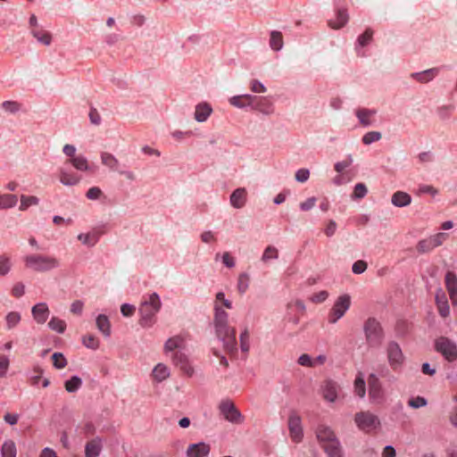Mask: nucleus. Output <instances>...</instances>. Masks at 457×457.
Masks as SVG:
<instances>
[{
  "mask_svg": "<svg viewBox=\"0 0 457 457\" xmlns=\"http://www.w3.org/2000/svg\"><path fill=\"white\" fill-rule=\"evenodd\" d=\"M96 327L103 333L104 337H109L111 334V324L107 316L104 314L98 315L96 318Z\"/></svg>",
  "mask_w": 457,
  "mask_h": 457,
  "instance_id": "obj_33",
  "label": "nucleus"
},
{
  "mask_svg": "<svg viewBox=\"0 0 457 457\" xmlns=\"http://www.w3.org/2000/svg\"><path fill=\"white\" fill-rule=\"evenodd\" d=\"M354 421L357 427L366 433L374 432L380 427V420L378 416L370 411L356 413Z\"/></svg>",
  "mask_w": 457,
  "mask_h": 457,
  "instance_id": "obj_7",
  "label": "nucleus"
},
{
  "mask_svg": "<svg viewBox=\"0 0 457 457\" xmlns=\"http://www.w3.org/2000/svg\"><path fill=\"white\" fill-rule=\"evenodd\" d=\"M278 258V250L273 245H268L262 255V262L267 263L270 260H277Z\"/></svg>",
  "mask_w": 457,
  "mask_h": 457,
  "instance_id": "obj_41",
  "label": "nucleus"
},
{
  "mask_svg": "<svg viewBox=\"0 0 457 457\" xmlns=\"http://www.w3.org/2000/svg\"><path fill=\"white\" fill-rule=\"evenodd\" d=\"M82 385V380L77 376H73L71 379L67 380L64 384L65 389L69 393L76 392Z\"/></svg>",
  "mask_w": 457,
  "mask_h": 457,
  "instance_id": "obj_45",
  "label": "nucleus"
},
{
  "mask_svg": "<svg viewBox=\"0 0 457 457\" xmlns=\"http://www.w3.org/2000/svg\"><path fill=\"white\" fill-rule=\"evenodd\" d=\"M220 410L224 418L232 423L241 424L244 418L235 404L229 401H224L220 404Z\"/></svg>",
  "mask_w": 457,
  "mask_h": 457,
  "instance_id": "obj_9",
  "label": "nucleus"
},
{
  "mask_svg": "<svg viewBox=\"0 0 457 457\" xmlns=\"http://www.w3.org/2000/svg\"><path fill=\"white\" fill-rule=\"evenodd\" d=\"M382 138V135L378 131L367 132L361 138L364 145H370L371 143L378 142Z\"/></svg>",
  "mask_w": 457,
  "mask_h": 457,
  "instance_id": "obj_48",
  "label": "nucleus"
},
{
  "mask_svg": "<svg viewBox=\"0 0 457 457\" xmlns=\"http://www.w3.org/2000/svg\"><path fill=\"white\" fill-rule=\"evenodd\" d=\"M369 396L373 401H379L383 397V390L378 378L375 374H370L368 378Z\"/></svg>",
  "mask_w": 457,
  "mask_h": 457,
  "instance_id": "obj_12",
  "label": "nucleus"
},
{
  "mask_svg": "<svg viewBox=\"0 0 457 457\" xmlns=\"http://www.w3.org/2000/svg\"><path fill=\"white\" fill-rule=\"evenodd\" d=\"M247 202V191L245 187L235 189L229 197L231 206L236 209L243 208Z\"/></svg>",
  "mask_w": 457,
  "mask_h": 457,
  "instance_id": "obj_16",
  "label": "nucleus"
},
{
  "mask_svg": "<svg viewBox=\"0 0 457 457\" xmlns=\"http://www.w3.org/2000/svg\"><path fill=\"white\" fill-rule=\"evenodd\" d=\"M103 195L102 190L98 187H90L86 194V196L89 200H97L100 198V196Z\"/></svg>",
  "mask_w": 457,
  "mask_h": 457,
  "instance_id": "obj_60",
  "label": "nucleus"
},
{
  "mask_svg": "<svg viewBox=\"0 0 457 457\" xmlns=\"http://www.w3.org/2000/svg\"><path fill=\"white\" fill-rule=\"evenodd\" d=\"M284 45L283 36L279 31H271L270 38V46L274 51H279Z\"/></svg>",
  "mask_w": 457,
  "mask_h": 457,
  "instance_id": "obj_37",
  "label": "nucleus"
},
{
  "mask_svg": "<svg viewBox=\"0 0 457 457\" xmlns=\"http://www.w3.org/2000/svg\"><path fill=\"white\" fill-rule=\"evenodd\" d=\"M162 302L159 295L156 293H153L148 295L147 299H145L140 307L139 314L140 320L139 324L142 327H151L154 324V317L161 310Z\"/></svg>",
  "mask_w": 457,
  "mask_h": 457,
  "instance_id": "obj_3",
  "label": "nucleus"
},
{
  "mask_svg": "<svg viewBox=\"0 0 457 457\" xmlns=\"http://www.w3.org/2000/svg\"><path fill=\"white\" fill-rule=\"evenodd\" d=\"M328 457H343V449L337 437L322 445Z\"/></svg>",
  "mask_w": 457,
  "mask_h": 457,
  "instance_id": "obj_25",
  "label": "nucleus"
},
{
  "mask_svg": "<svg viewBox=\"0 0 457 457\" xmlns=\"http://www.w3.org/2000/svg\"><path fill=\"white\" fill-rule=\"evenodd\" d=\"M435 350L449 362L457 360V344L446 337H439L435 340Z\"/></svg>",
  "mask_w": 457,
  "mask_h": 457,
  "instance_id": "obj_6",
  "label": "nucleus"
},
{
  "mask_svg": "<svg viewBox=\"0 0 457 457\" xmlns=\"http://www.w3.org/2000/svg\"><path fill=\"white\" fill-rule=\"evenodd\" d=\"M211 447L205 443L192 444L187 447V457H205L209 454Z\"/></svg>",
  "mask_w": 457,
  "mask_h": 457,
  "instance_id": "obj_19",
  "label": "nucleus"
},
{
  "mask_svg": "<svg viewBox=\"0 0 457 457\" xmlns=\"http://www.w3.org/2000/svg\"><path fill=\"white\" fill-rule=\"evenodd\" d=\"M172 358L174 364L179 367L183 373L189 377L193 375L194 369L189 364L188 360L184 353L177 352Z\"/></svg>",
  "mask_w": 457,
  "mask_h": 457,
  "instance_id": "obj_18",
  "label": "nucleus"
},
{
  "mask_svg": "<svg viewBox=\"0 0 457 457\" xmlns=\"http://www.w3.org/2000/svg\"><path fill=\"white\" fill-rule=\"evenodd\" d=\"M78 239L87 246H94L99 240V236L96 232L79 234Z\"/></svg>",
  "mask_w": 457,
  "mask_h": 457,
  "instance_id": "obj_42",
  "label": "nucleus"
},
{
  "mask_svg": "<svg viewBox=\"0 0 457 457\" xmlns=\"http://www.w3.org/2000/svg\"><path fill=\"white\" fill-rule=\"evenodd\" d=\"M12 269L11 258L6 254L0 255V277L6 276Z\"/></svg>",
  "mask_w": 457,
  "mask_h": 457,
  "instance_id": "obj_44",
  "label": "nucleus"
},
{
  "mask_svg": "<svg viewBox=\"0 0 457 457\" xmlns=\"http://www.w3.org/2000/svg\"><path fill=\"white\" fill-rule=\"evenodd\" d=\"M28 269L37 272H47L60 267V261L54 256L40 253L29 254L24 257Z\"/></svg>",
  "mask_w": 457,
  "mask_h": 457,
  "instance_id": "obj_2",
  "label": "nucleus"
},
{
  "mask_svg": "<svg viewBox=\"0 0 457 457\" xmlns=\"http://www.w3.org/2000/svg\"><path fill=\"white\" fill-rule=\"evenodd\" d=\"M351 303V296L348 294H343L337 296L328 313V323L336 324L340 319H342L350 309Z\"/></svg>",
  "mask_w": 457,
  "mask_h": 457,
  "instance_id": "obj_5",
  "label": "nucleus"
},
{
  "mask_svg": "<svg viewBox=\"0 0 457 457\" xmlns=\"http://www.w3.org/2000/svg\"><path fill=\"white\" fill-rule=\"evenodd\" d=\"M249 277L246 273H242L238 277L237 289L240 294H244L248 288Z\"/></svg>",
  "mask_w": 457,
  "mask_h": 457,
  "instance_id": "obj_52",
  "label": "nucleus"
},
{
  "mask_svg": "<svg viewBox=\"0 0 457 457\" xmlns=\"http://www.w3.org/2000/svg\"><path fill=\"white\" fill-rule=\"evenodd\" d=\"M53 365L54 368L61 370L66 367L67 360L61 353H54L52 355Z\"/></svg>",
  "mask_w": 457,
  "mask_h": 457,
  "instance_id": "obj_49",
  "label": "nucleus"
},
{
  "mask_svg": "<svg viewBox=\"0 0 457 457\" xmlns=\"http://www.w3.org/2000/svg\"><path fill=\"white\" fill-rule=\"evenodd\" d=\"M32 36L41 44L49 46L52 43V35L42 28L31 29Z\"/></svg>",
  "mask_w": 457,
  "mask_h": 457,
  "instance_id": "obj_30",
  "label": "nucleus"
},
{
  "mask_svg": "<svg viewBox=\"0 0 457 457\" xmlns=\"http://www.w3.org/2000/svg\"><path fill=\"white\" fill-rule=\"evenodd\" d=\"M2 457H16V447L12 441L4 443L2 446Z\"/></svg>",
  "mask_w": 457,
  "mask_h": 457,
  "instance_id": "obj_46",
  "label": "nucleus"
},
{
  "mask_svg": "<svg viewBox=\"0 0 457 457\" xmlns=\"http://www.w3.org/2000/svg\"><path fill=\"white\" fill-rule=\"evenodd\" d=\"M436 303L440 315L443 318L448 317L450 314V307L445 294L443 291L440 290L436 294Z\"/></svg>",
  "mask_w": 457,
  "mask_h": 457,
  "instance_id": "obj_27",
  "label": "nucleus"
},
{
  "mask_svg": "<svg viewBox=\"0 0 457 457\" xmlns=\"http://www.w3.org/2000/svg\"><path fill=\"white\" fill-rule=\"evenodd\" d=\"M101 162L110 170L119 171V160L112 154L104 152L101 154Z\"/></svg>",
  "mask_w": 457,
  "mask_h": 457,
  "instance_id": "obj_32",
  "label": "nucleus"
},
{
  "mask_svg": "<svg viewBox=\"0 0 457 457\" xmlns=\"http://www.w3.org/2000/svg\"><path fill=\"white\" fill-rule=\"evenodd\" d=\"M18 197L12 194L0 195V209H10L17 204Z\"/></svg>",
  "mask_w": 457,
  "mask_h": 457,
  "instance_id": "obj_34",
  "label": "nucleus"
},
{
  "mask_svg": "<svg viewBox=\"0 0 457 457\" xmlns=\"http://www.w3.org/2000/svg\"><path fill=\"white\" fill-rule=\"evenodd\" d=\"M83 345L90 349H97L99 347V340L93 335H86L82 339Z\"/></svg>",
  "mask_w": 457,
  "mask_h": 457,
  "instance_id": "obj_50",
  "label": "nucleus"
},
{
  "mask_svg": "<svg viewBox=\"0 0 457 457\" xmlns=\"http://www.w3.org/2000/svg\"><path fill=\"white\" fill-rule=\"evenodd\" d=\"M427 403V400L422 396H416L408 401V405L413 409L424 407Z\"/></svg>",
  "mask_w": 457,
  "mask_h": 457,
  "instance_id": "obj_56",
  "label": "nucleus"
},
{
  "mask_svg": "<svg viewBox=\"0 0 457 457\" xmlns=\"http://www.w3.org/2000/svg\"><path fill=\"white\" fill-rule=\"evenodd\" d=\"M232 309V303L225 298L223 292L216 294L213 303L215 332L219 339L223 343L224 350L233 354L237 352L236 329L228 323V314L224 310Z\"/></svg>",
  "mask_w": 457,
  "mask_h": 457,
  "instance_id": "obj_1",
  "label": "nucleus"
},
{
  "mask_svg": "<svg viewBox=\"0 0 457 457\" xmlns=\"http://www.w3.org/2000/svg\"><path fill=\"white\" fill-rule=\"evenodd\" d=\"M392 204L396 207H405L411 204V196L403 191H396L391 197Z\"/></svg>",
  "mask_w": 457,
  "mask_h": 457,
  "instance_id": "obj_28",
  "label": "nucleus"
},
{
  "mask_svg": "<svg viewBox=\"0 0 457 457\" xmlns=\"http://www.w3.org/2000/svg\"><path fill=\"white\" fill-rule=\"evenodd\" d=\"M354 393L359 397H364L366 394V384L361 373H359L354 380Z\"/></svg>",
  "mask_w": 457,
  "mask_h": 457,
  "instance_id": "obj_39",
  "label": "nucleus"
},
{
  "mask_svg": "<svg viewBox=\"0 0 457 457\" xmlns=\"http://www.w3.org/2000/svg\"><path fill=\"white\" fill-rule=\"evenodd\" d=\"M2 108L6 112L14 113L20 110V104L14 101H5L2 104Z\"/></svg>",
  "mask_w": 457,
  "mask_h": 457,
  "instance_id": "obj_58",
  "label": "nucleus"
},
{
  "mask_svg": "<svg viewBox=\"0 0 457 457\" xmlns=\"http://www.w3.org/2000/svg\"><path fill=\"white\" fill-rule=\"evenodd\" d=\"M184 344V338L181 336H175L169 338L164 344V351L171 352L179 349Z\"/></svg>",
  "mask_w": 457,
  "mask_h": 457,
  "instance_id": "obj_35",
  "label": "nucleus"
},
{
  "mask_svg": "<svg viewBox=\"0 0 457 457\" xmlns=\"http://www.w3.org/2000/svg\"><path fill=\"white\" fill-rule=\"evenodd\" d=\"M355 115L359 122L363 127H368L373 123V118L377 113L376 110L367 108H358L355 110Z\"/></svg>",
  "mask_w": 457,
  "mask_h": 457,
  "instance_id": "obj_20",
  "label": "nucleus"
},
{
  "mask_svg": "<svg viewBox=\"0 0 457 457\" xmlns=\"http://www.w3.org/2000/svg\"><path fill=\"white\" fill-rule=\"evenodd\" d=\"M4 320L6 323V329L11 330L20 323L21 315L18 312H10L6 314Z\"/></svg>",
  "mask_w": 457,
  "mask_h": 457,
  "instance_id": "obj_38",
  "label": "nucleus"
},
{
  "mask_svg": "<svg viewBox=\"0 0 457 457\" xmlns=\"http://www.w3.org/2000/svg\"><path fill=\"white\" fill-rule=\"evenodd\" d=\"M250 89L254 93H265L267 91L266 87L257 79L250 81Z\"/></svg>",
  "mask_w": 457,
  "mask_h": 457,
  "instance_id": "obj_61",
  "label": "nucleus"
},
{
  "mask_svg": "<svg viewBox=\"0 0 457 457\" xmlns=\"http://www.w3.org/2000/svg\"><path fill=\"white\" fill-rule=\"evenodd\" d=\"M102 445L100 439H93L87 443L85 447L86 457H97L100 454Z\"/></svg>",
  "mask_w": 457,
  "mask_h": 457,
  "instance_id": "obj_31",
  "label": "nucleus"
},
{
  "mask_svg": "<svg viewBox=\"0 0 457 457\" xmlns=\"http://www.w3.org/2000/svg\"><path fill=\"white\" fill-rule=\"evenodd\" d=\"M316 436L321 446L337 438L334 431L326 425H320L317 428Z\"/></svg>",
  "mask_w": 457,
  "mask_h": 457,
  "instance_id": "obj_21",
  "label": "nucleus"
},
{
  "mask_svg": "<svg viewBox=\"0 0 457 457\" xmlns=\"http://www.w3.org/2000/svg\"><path fill=\"white\" fill-rule=\"evenodd\" d=\"M445 283L452 303L457 305V276L453 271H447Z\"/></svg>",
  "mask_w": 457,
  "mask_h": 457,
  "instance_id": "obj_14",
  "label": "nucleus"
},
{
  "mask_svg": "<svg viewBox=\"0 0 457 457\" xmlns=\"http://www.w3.org/2000/svg\"><path fill=\"white\" fill-rule=\"evenodd\" d=\"M48 327L60 334H62L66 329V322L57 317H53L48 322Z\"/></svg>",
  "mask_w": 457,
  "mask_h": 457,
  "instance_id": "obj_43",
  "label": "nucleus"
},
{
  "mask_svg": "<svg viewBox=\"0 0 457 457\" xmlns=\"http://www.w3.org/2000/svg\"><path fill=\"white\" fill-rule=\"evenodd\" d=\"M58 178L60 182L68 187L78 185L81 178L72 170H68L65 165L58 169Z\"/></svg>",
  "mask_w": 457,
  "mask_h": 457,
  "instance_id": "obj_11",
  "label": "nucleus"
},
{
  "mask_svg": "<svg viewBox=\"0 0 457 457\" xmlns=\"http://www.w3.org/2000/svg\"><path fill=\"white\" fill-rule=\"evenodd\" d=\"M448 234L446 233H437L435 236L431 237L430 239L432 241L434 248L441 245L447 238Z\"/></svg>",
  "mask_w": 457,
  "mask_h": 457,
  "instance_id": "obj_63",
  "label": "nucleus"
},
{
  "mask_svg": "<svg viewBox=\"0 0 457 457\" xmlns=\"http://www.w3.org/2000/svg\"><path fill=\"white\" fill-rule=\"evenodd\" d=\"M348 21V15L344 10H339L337 13L336 21H329L328 25L332 29H340L344 27Z\"/></svg>",
  "mask_w": 457,
  "mask_h": 457,
  "instance_id": "obj_36",
  "label": "nucleus"
},
{
  "mask_svg": "<svg viewBox=\"0 0 457 457\" xmlns=\"http://www.w3.org/2000/svg\"><path fill=\"white\" fill-rule=\"evenodd\" d=\"M39 199L35 195H21L20 211H26L29 206L37 205Z\"/></svg>",
  "mask_w": 457,
  "mask_h": 457,
  "instance_id": "obj_40",
  "label": "nucleus"
},
{
  "mask_svg": "<svg viewBox=\"0 0 457 457\" xmlns=\"http://www.w3.org/2000/svg\"><path fill=\"white\" fill-rule=\"evenodd\" d=\"M453 110L454 106L453 104H445L437 108L436 113L441 120H447L450 118Z\"/></svg>",
  "mask_w": 457,
  "mask_h": 457,
  "instance_id": "obj_47",
  "label": "nucleus"
},
{
  "mask_svg": "<svg viewBox=\"0 0 457 457\" xmlns=\"http://www.w3.org/2000/svg\"><path fill=\"white\" fill-rule=\"evenodd\" d=\"M10 366L9 357L0 353V377L4 378Z\"/></svg>",
  "mask_w": 457,
  "mask_h": 457,
  "instance_id": "obj_51",
  "label": "nucleus"
},
{
  "mask_svg": "<svg viewBox=\"0 0 457 457\" xmlns=\"http://www.w3.org/2000/svg\"><path fill=\"white\" fill-rule=\"evenodd\" d=\"M432 249H434V246L430 237L420 241L417 245V251L421 253L429 252Z\"/></svg>",
  "mask_w": 457,
  "mask_h": 457,
  "instance_id": "obj_53",
  "label": "nucleus"
},
{
  "mask_svg": "<svg viewBox=\"0 0 457 457\" xmlns=\"http://www.w3.org/2000/svg\"><path fill=\"white\" fill-rule=\"evenodd\" d=\"M254 96L252 95H240L229 98L228 102L231 105L237 108H245L246 106L253 107Z\"/></svg>",
  "mask_w": 457,
  "mask_h": 457,
  "instance_id": "obj_24",
  "label": "nucleus"
},
{
  "mask_svg": "<svg viewBox=\"0 0 457 457\" xmlns=\"http://www.w3.org/2000/svg\"><path fill=\"white\" fill-rule=\"evenodd\" d=\"M439 73L438 68H432L421 72L411 73V77L420 83H428L436 78Z\"/></svg>",
  "mask_w": 457,
  "mask_h": 457,
  "instance_id": "obj_26",
  "label": "nucleus"
},
{
  "mask_svg": "<svg viewBox=\"0 0 457 457\" xmlns=\"http://www.w3.org/2000/svg\"><path fill=\"white\" fill-rule=\"evenodd\" d=\"M212 112V108L208 103H200L195 106V119L198 122H204Z\"/></svg>",
  "mask_w": 457,
  "mask_h": 457,
  "instance_id": "obj_23",
  "label": "nucleus"
},
{
  "mask_svg": "<svg viewBox=\"0 0 457 457\" xmlns=\"http://www.w3.org/2000/svg\"><path fill=\"white\" fill-rule=\"evenodd\" d=\"M386 355L388 363L393 370H397L403 363V353L400 345L395 341H390L387 344Z\"/></svg>",
  "mask_w": 457,
  "mask_h": 457,
  "instance_id": "obj_8",
  "label": "nucleus"
},
{
  "mask_svg": "<svg viewBox=\"0 0 457 457\" xmlns=\"http://www.w3.org/2000/svg\"><path fill=\"white\" fill-rule=\"evenodd\" d=\"M323 398L330 403H334L337 399L340 387L337 383L332 380L324 381L321 386Z\"/></svg>",
  "mask_w": 457,
  "mask_h": 457,
  "instance_id": "obj_13",
  "label": "nucleus"
},
{
  "mask_svg": "<svg viewBox=\"0 0 457 457\" xmlns=\"http://www.w3.org/2000/svg\"><path fill=\"white\" fill-rule=\"evenodd\" d=\"M295 177L298 182H306L310 177V171L307 169H300L295 172Z\"/></svg>",
  "mask_w": 457,
  "mask_h": 457,
  "instance_id": "obj_64",
  "label": "nucleus"
},
{
  "mask_svg": "<svg viewBox=\"0 0 457 457\" xmlns=\"http://www.w3.org/2000/svg\"><path fill=\"white\" fill-rule=\"evenodd\" d=\"M373 30L371 29H367L363 34L360 35L358 37V43L361 46H367L370 40L372 39Z\"/></svg>",
  "mask_w": 457,
  "mask_h": 457,
  "instance_id": "obj_54",
  "label": "nucleus"
},
{
  "mask_svg": "<svg viewBox=\"0 0 457 457\" xmlns=\"http://www.w3.org/2000/svg\"><path fill=\"white\" fill-rule=\"evenodd\" d=\"M365 339L370 347L379 346L384 339V332L380 323L375 318H369L363 325Z\"/></svg>",
  "mask_w": 457,
  "mask_h": 457,
  "instance_id": "obj_4",
  "label": "nucleus"
},
{
  "mask_svg": "<svg viewBox=\"0 0 457 457\" xmlns=\"http://www.w3.org/2000/svg\"><path fill=\"white\" fill-rule=\"evenodd\" d=\"M368 192L367 187L363 183H358L354 187L353 197L362 198Z\"/></svg>",
  "mask_w": 457,
  "mask_h": 457,
  "instance_id": "obj_59",
  "label": "nucleus"
},
{
  "mask_svg": "<svg viewBox=\"0 0 457 457\" xmlns=\"http://www.w3.org/2000/svg\"><path fill=\"white\" fill-rule=\"evenodd\" d=\"M64 165H71L79 171H89L90 165L87 159L79 154L73 158H69L64 162Z\"/></svg>",
  "mask_w": 457,
  "mask_h": 457,
  "instance_id": "obj_22",
  "label": "nucleus"
},
{
  "mask_svg": "<svg viewBox=\"0 0 457 457\" xmlns=\"http://www.w3.org/2000/svg\"><path fill=\"white\" fill-rule=\"evenodd\" d=\"M253 109L265 115H271L275 111L274 104L270 100H269L267 97L255 96Z\"/></svg>",
  "mask_w": 457,
  "mask_h": 457,
  "instance_id": "obj_15",
  "label": "nucleus"
},
{
  "mask_svg": "<svg viewBox=\"0 0 457 457\" xmlns=\"http://www.w3.org/2000/svg\"><path fill=\"white\" fill-rule=\"evenodd\" d=\"M170 369L163 363H158L152 371V377L154 381L160 383L170 377Z\"/></svg>",
  "mask_w": 457,
  "mask_h": 457,
  "instance_id": "obj_29",
  "label": "nucleus"
},
{
  "mask_svg": "<svg viewBox=\"0 0 457 457\" xmlns=\"http://www.w3.org/2000/svg\"><path fill=\"white\" fill-rule=\"evenodd\" d=\"M367 262L361 260L356 261L352 267V270L355 274H361L367 270Z\"/></svg>",
  "mask_w": 457,
  "mask_h": 457,
  "instance_id": "obj_62",
  "label": "nucleus"
},
{
  "mask_svg": "<svg viewBox=\"0 0 457 457\" xmlns=\"http://www.w3.org/2000/svg\"><path fill=\"white\" fill-rule=\"evenodd\" d=\"M328 297V292L326 290H321L318 293L313 294L310 297V301L313 303H321L325 302Z\"/></svg>",
  "mask_w": 457,
  "mask_h": 457,
  "instance_id": "obj_55",
  "label": "nucleus"
},
{
  "mask_svg": "<svg viewBox=\"0 0 457 457\" xmlns=\"http://www.w3.org/2000/svg\"><path fill=\"white\" fill-rule=\"evenodd\" d=\"M288 429L291 439L295 443L302 441L303 434L301 417L296 412H291L288 418Z\"/></svg>",
  "mask_w": 457,
  "mask_h": 457,
  "instance_id": "obj_10",
  "label": "nucleus"
},
{
  "mask_svg": "<svg viewBox=\"0 0 457 457\" xmlns=\"http://www.w3.org/2000/svg\"><path fill=\"white\" fill-rule=\"evenodd\" d=\"M31 313L37 323L44 324L48 319L50 312L46 303H39L32 307Z\"/></svg>",
  "mask_w": 457,
  "mask_h": 457,
  "instance_id": "obj_17",
  "label": "nucleus"
},
{
  "mask_svg": "<svg viewBox=\"0 0 457 457\" xmlns=\"http://www.w3.org/2000/svg\"><path fill=\"white\" fill-rule=\"evenodd\" d=\"M240 347L243 352H248L249 351V333L247 329H245L240 334Z\"/></svg>",
  "mask_w": 457,
  "mask_h": 457,
  "instance_id": "obj_57",
  "label": "nucleus"
}]
</instances>
